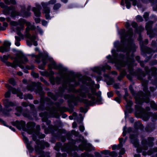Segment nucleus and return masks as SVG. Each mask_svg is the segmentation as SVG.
<instances>
[{
    "label": "nucleus",
    "mask_w": 157,
    "mask_h": 157,
    "mask_svg": "<svg viewBox=\"0 0 157 157\" xmlns=\"http://www.w3.org/2000/svg\"><path fill=\"white\" fill-rule=\"evenodd\" d=\"M8 58V57L7 56L4 55L1 57V60L5 63L7 66H11L13 67H15L17 65H18L20 68H22L23 67L21 65V64H25L28 61L26 57L22 53H20L17 56L13 63L6 61Z\"/></svg>",
    "instance_id": "f257e3e1"
},
{
    "label": "nucleus",
    "mask_w": 157,
    "mask_h": 157,
    "mask_svg": "<svg viewBox=\"0 0 157 157\" xmlns=\"http://www.w3.org/2000/svg\"><path fill=\"white\" fill-rule=\"evenodd\" d=\"M26 24L27 26L26 31L27 33L29 31L30 29H32L33 28V27L31 25L30 23L29 22H26L25 21L24 19H21L19 21V23L14 21H11L10 22V25L13 26H15L19 25L20 28H16V27H12V29H13L14 31L16 30L17 31H20L21 30H22L24 29V25L25 24Z\"/></svg>",
    "instance_id": "f03ea898"
},
{
    "label": "nucleus",
    "mask_w": 157,
    "mask_h": 157,
    "mask_svg": "<svg viewBox=\"0 0 157 157\" xmlns=\"http://www.w3.org/2000/svg\"><path fill=\"white\" fill-rule=\"evenodd\" d=\"M79 148L82 150H85L86 151H90L92 150H94V148L91 144L87 143L86 142H82L79 145Z\"/></svg>",
    "instance_id": "7ed1b4c3"
},
{
    "label": "nucleus",
    "mask_w": 157,
    "mask_h": 157,
    "mask_svg": "<svg viewBox=\"0 0 157 157\" xmlns=\"http://www.w3.org/2000/svg\"><path fill=\"white\" fill-rule=\"evenodd\" d=\"M89 92H90L92 93V94L89 93L88 94V97L90 99L91 101H89L86 103L88 105H91L94 102L95 100V98L94 96L96 94L95 90L94 89H91Z\"/></svg>",
    "instance_id": "20e7f679"
},
{
    "label": "nucleus",
    "mask_w": 157,
    "mask_h": 157,
    "mask_svg": "<svg viewBox=\"0 0 157 157\" xmlns=\"http://www.w3.org/2000/svg\"><path fill=\"white\" fill-rule=\"evenodd\" d=\"M36 143L38 147H40V148L36 146L35 147V149L36 151H38L40 150V149H42L44 148V147L43 145L47 147H48L49 146V144L47 142H40L38 140H37L36 141Z\"/></svg>",
    "instance_id": "39448f33"
},
{
    "label": "nucleus",
    "mask_w": 157,
    "mask_h": 157,
    "mask_svg": "<svg viewBox=\"0 0 157 157\" xmlns=\"http://www.w3.org/2000/svg\"><path fill=\"white\" fill-rule=\"evenodd\" d=\"M34 125L32 123L29 122L27 124V128H25V131H26L29 134H32L34 132Z\"/></svg>",
    "instance_id": "423d86ee"
},
{
    "label": "nucleus",
    "mask_w": 157,
    "mask_h": 157,
    "mask_svg": "<svg viewBox=\"0 0 157 157\" xmlns=\"http://www.w3.org/2000/svg\"><path fill=\"white\" fill-rule=\"evenodd\" d=\"M4 103L6 108L10 106H13L16 105V103H14L7 100L5 101L4 102Z\"/></svg>",
    "instance_id": "0eeeda50"
},
{
    "label": "nucleus",
    "mask_w": 157,
    "mask_h": 157,
    "mask_svg": "<svg viewBox=\"0 0 157 157\" xmlns=\"http://www.w3.org/2000/svg\"><path fill=\"white\" fill-rule=\"evenodd\" d=\"M44 12L45 14V17L47 19H49L50 18L49 13L50 9L48 7H44Z\"/></svg>",
    "instance_id": "6e6552de"
},
{
    "label": "nucleus",
    "mask_w": 157,
    "mask_h": 157,
    "mask_svg": "<svg viewBox=\"0 0 157 157\" xmlns=\"http://www.w3.org/2000/svg\"><path fill=\"white\" fill-rule=\"evenodd\" d=\"M40 9V6H38L37 8L35 7L33 8V11L34 12L35 15L36 17H39L40 15V13L39 10Z\"/></svg>",
    "instance_id": "1a4fd4ad"
},
{
    "label": "nucleus",
    "mask_w": 157,
    "mask_h": 157,
    "mask_svg": "<svg viewBox=\"0 0 157 157\" xmlns=\"http://www.w3.org/2000/svg\"><path fill=\"white\" fill-rule=\"evenodd\" d=\"M130 138L132 143L135 144V146L136 147L137 145V141L136 138V137L134 136L133 135H130Z\"/></svg>",
    "instance_id": "9d476101"
},
{
    "label": "nucleus",
    "mask_w": 157,
    "mask_h": 157,
    "mask_svg": "<svg viewBox=\"0 0 157 157\" xmlns=\"http://www.w3.org/2000/svg\"><path fill=\"white\" fill-rule=\"evenodd\" d=\"M25 36L27 38L30 39L32 41H33L37 39V36L36 35H34L31 36V35L29 33H26L25 34Z\"/></svg>",
    "instance_id": "9b49d317"
},
{
    "label": "nucleus",
    "mask_w": 157,
    "mask_h": 157,
    "mask_svg": "<svg viewBox=\"0 0 157 157\" xmlns=\"http://www.w3.org/2000/svg\"><path fill=\"white\" fill-rule=\"evenodd\" d=\"M153 23L151 21H149L146 24V29L147 30V33L148 34H149V31L151 28V24Z\"/></svg>",
    "instance_id": "f8f14e48"
},
{
    "label": "nucleus",
    "mask_w": 157,
    "mask_h": 157,
    "mask_svg": "<svg viewBox=\"0 0 157 157\" xmlns=\"http://www.w3.org/2000/svg\"><path fill=\"white\" fill-rule=\"evenodd\" d=\"M23 139L25 142L27 144V146L28 148L29 149H31L32 148L30 146V144H31V143H29L28 139L26 137H24Z\"/></svg>",
    "instance_id": "ddd939ff"
},
{
    "label": "nucleus",
    "mask_w": 157,
    "mask_h": 157,
    "mask_svg": "<svg viewBox=\"0 0 157 157\" xmlns=\"http://www.w3.org/2000/svg\"><path fill=\"white\" fill-rule=\"evenodd\" d=\"M15 38L16 40V41L15 42V44L17 46H19L20 45L19 41L21 39L19 37L17 36H15Z\"/></svg>",
    "instance_id": "4468645a"
},
{
    "label": "nucleus",
    "mask_w": 157,
    "mask_h": 157,
    "mask_svg": "<svg viewBox=\"0 0 157 157\" xmlns=\"http://www.w3.org/2000/svg\"><path fill=\"white\" fill-rule=\"evenodd\" d=\"M139 98L137 96L135 97V99L136 101V103L137 104H141L142 103V101L141 99V98Z\"/></svg>",
    "instance_id": "2eb2a0df"
},
{
    "label": "nucleus",
    "mask_w": 157,
    "mask_h": 157,
    "mask_svg": "<svg viewBox=\"0 0 157 157\" xmlns=\"http://www.w3.org/2000/svg\"><path fill=\"white\" fill-rule=\"evenodd\" d=\"M8 50L6 47L5 46H1L0 48V52H7Z\"/></svg>",
    "instance_id": "dca6fc26"
},
{
    "label": "nucleus",
    "mask_w": 157,
    "mask_h": 157,
    "mask_svg": "<svg viewBox=\"0 0 157 157\" xmlns=\"http://www.w3.org/2000/svg\"><path fill=\"white\" fill-rule=\"evenodd\" d=\"M61 6V5L59 3H57L55 4L53 7V9L54 10L58 9Z\"/></svg>",
    "instance_id": "f3484780"
},
{
    "label": "nucleus",
    "mask_w": 157,
    "mask_h": 157,
    "mask_svg": "<svg viewBox=\"0 0 157 157\" xmlns=\"http://www.w3.org/2000/svg\"><path fill=\"white\" fill-rule=\"evenodd\" d=\"M136 21L138 22H141L143 20L142 17L140 15L137 16L136 17Z\"/></svg>",
    "instance_id": "a211bd4d"
},
{
    "label": "nucleus",
    "mask_w": 157,
    "mask_h": 157,
    "mask_svg": "<svg viewBox=\"0 0 157 157\" xmlns=\"http://www.w3.org/2000/svg\"><path fill=\"white\" fill-rule=\"evenodd\" d=\"M56 0H50L47 4V5H48L49 4H53L56 3Z\"/></svg>",
    "instance_id": "6ab92c4d"
},
{
    "label": "nucleus",
    "mask_w": 157,
    "mask_h": 157,
    "mask_svg": "<svg viewBox=\"0 0 157 157\" xmlns=\"http://www.w3.org/2000/svg\"><path fill=\"white\" fill-rule=\"evenodd\" d=\"M11 43L9 41H5L4 42V45L6 47H7L9 46L10 45Z\"/></svg>",
    "instance_id": "aec40b11"
},
{
    "label": "nucleus",
    "mask_w": 157,
    "mask_h": 157,
    "mask_svg": "<svg viewBox=\"0 0 157 157\" xmlns=\"http://www.w3.org/2000/svg\"><path fill=\"white\" fill-rule=\"evenodd\" d=\"M126 3V6L128 9H129L131 6V4L130 3L128 2V0H125Z\"/></svg>",
    "instance_id": "412c9836"
},
{
    "label": "nucleus",
    "mask_w": 157,
    "mask_h": 157,
    "mask_svg": "<svg viewBox=\"0 0 157 157\" xmlns=\"http://www.w3.org/2000/svg\"><path fill=\"white\" fill-rule=\"evenodd\" d=\"M151 107L153 109H157V108H156L155 107L156 105L155 103L153 102H152L151 104Z\"/></svg>",
    "instance_id": "4be33fe9"
},
{
    "label": "nucleus",
    "mask_w": 157,
    "mask_h": 157,
    "mask_svg": "<svg viewBox=\"0 0 157 157\" xmlns=\"http://www.w3.org/2000/svg\"><path fill=\"white\" fill-rule=\"evenodd\" d=\"M9 82L11 84L14 85L15 84L14 80L13 78H10L9 80Z\"/></svg>",
    "instance_id": "5701e85b"
},
{
    "label": "nucleus",
    "mask_w": 157,
    "mask_h": 157,
    "mask_svg": "<svg viewBox=\"0 0 157 157\" xmlns=\"http://www.w3.org/2000/svg\"><path fill=\"white\" fill-rule=\"evenodd\" d=\"M32 75L35 78H37L39 76L38 74L36 73H35L34 72H33L32 73Z\"/></svg>",
    "instance_id": "b1692460"
},
{
    "label": "nucleus",
    "mask_w": 157,
    "mask_h": 157,
    "mask_svg": "<svg viewBox=\"0 0 157 157\" xmlns=\"http://www.w3.org/2000/svg\"><path fill=\"white\" fill-rule=\"evenodd\" d=\"M17 96L19 97V98L21 99L23 98L22 97V94L21 92H17Z\"/></svg>",
    "instance_id": "393cba45"
},
{
    "label": "nucleus",
    "mask_w": 157,
    "mask_h": 157,
    "mask_svg": "<svg viewBox=\"0 0 157 157\" xmlns=\"http://www.w3.org/2000/svg\"><path fill=\"white\" fill-rule=\"evenodd\" d=\"M149 15V14L147 13H144V17L147 20Z\"/></svg>",
    "instance_id": "a878e982"
},
{
    "label": "nucleus",
    "mask_w": 157,
    "mask_h": 157,
    "mask_svg": "<svg viewBox=\"0 0 157 157\" xmlns=\"http://www.w3.org/2000/svg\"><path fill=\"white\" fill-rule=\"evenodd\" d=\"M10 93L9 91L7 92L5 94L6 98H8L10 96Z\"/></svg>",
    "instance_id": "bb28decb"
},
{
    "label": "nucleus",
    "mask_w": 157,
    "mask_h": 157,
    "mask_svg": "<svg viewBox=\"0 0 157 157\" xmlns=\"http://www.w3.org/2000/svg\"><path fill=\"white\" fill-rule=\"evenodd\" d=\"M16 109L17 110V111L21 112V108L20 107H17L16 108Z\"/></svg>",
    "instance_id": "cd10ccee"
},
{
    "label": "nucleus",
    "mask_w": 157,
    "mask_h": 157,
    "mask_svg": "<svg viewBox=\"0 0 157 157\" xmlns=\"http://www.w3.org/2000/svg\"><path fill=\"white\" fill-rule=\"evenodd\" d=\"M12 90V92L13 94L17 93V90L14 88H11V90Z\"/></svg>",
    "instance_id": "c85d7f7f"
},
{
    "label": "nucleus",
    "mask_w": 157,
    "mask_h": 157,
    "mask_svg": "<svg viewBox=\"0 0 157 157\" xmlns=\"http://www.w3.org/2000/svg\"><path fill=\"white\" fill-rule=\"evenodd\" d=\"M42 24L43 25L46 26L47 24V22L45 20H43L42 21Z\"/></svg>",
    "instance_id": "c756f323"
},
{
    "label": "nucleus",
    "mask_w": 157,
    "mask_h": 157,
    "mask_svg": "<svg viewBox=\"0 0 157 157\" xmlns=\"http://www.w3.org/2000/svg\"><path fill=\"white\" fill-rule=\"evenodd\" d=\"M132 104V102L131 101H130L128 102H127V107H130V106Z\"/></svg>",
    "instance_id": "7c9ffc66"
},
{
    "label": "nucleus",
    "mask_w": 157,
    "mask_h": 157,
    "mask_svg": "<svg viewBox=\"0 0 157 157\" xmlns=\"http://www.w3.org/2000/svg\"><path fill=\"white\" fill-rule=\"evenodd\" d=\"M6 87L9 90H11V87L8 84H6L5 85Z\"/></svg>",
    "instance_id": "2f4dec72"
},
{
    "label": "nucleus",
    "mask_w": 157,
    "mask_h": 157,
    "mask_svg": "<svg viewBox=\"0 0 157 157\" xmlns=\"http://www.w3.org/2000/svg\"><path fill=\"white\" fill-rule=\"evenodd\" d=\"M107 95L109 98H111L113 96V94L111 92H109L107 93Z\"/></svg>",
    "instance_id": "473e14b6"
},
{
    "label": "nucleus",
    "mask_w": 157,
    "mask_h": 157,
    "mask_svg": "<svg viewBox=\"0 0 157 157\" xmlns=\"http://www.w3.org/2000/svg\"><path fill=\"white\" fill-rule=\"evenodd\" d=\"M37 29L39 33L42 34L43 33V32L42 29L40 28L38 26L37 27Z\"/></svg>",
    "instance_id": "72a5a7b5"
},
{
    "label": "nucleus",
    "mask_w": 157,
    "mask_h": 157,
    "mask_svg": "<svg viewBox=\"0 0 157 157\" xmlns=\"http://www.w3.org/2000/svg\"><path fill=\"white\" fill-rule=\"evenodd\" d=\"M35 21L37 23H39L40 22V19L39 18H36L35 19Z\"/></svg>",
    "instance_id": "f704fd0d"
},
{
    "label": "nucleus",
    "mask_w": 157,
    "mask_h": 157,
    "mask_svg": "<svg viewBox=\"0 0 157 157\" xmlns=\"http://www.w3.org/2000/svg\"><path fill=\"white\" fill-rule=\"evenodd\" d=\"M124 149H122L121 150L120 152V154L121 155H123L124 153Z\"/></svg>",
    "instance_id": "c9c22d12"
},
{
    "label": "nucleus",
    "mask_w": 157,
    "mask_h": 157,
    "mask_svg": "<svg viewBox=\"0 0 157 157\" xmlns=\"http://www.w3.org/2000/svg\"><path fill=\"white\" fill-rule=\"evenodd\" d=\"M79 129L81 131L83 132L84 129V128L83 126H80L79 127Z\"/></svg>",
    "instance_id": "e433bc0d"
},
{
    "label": "nucleus",
    "mask_w": 157,
    "mask_h": 157,
    "mask_svg": "<svg viewBox=\"0 0 157 157\" xmlns=\"http://www.w3.org/2000/svg\"><path fill=\"white\" fill-rule=\"evenodd\" d=\"M132 26L134 28H135L137 26V23L135 22H133L132 23Z\"/></svg>",
    "instance_id": "4c0bfd02"
},
{
    "label": "nucleus",
    "mask_w": 157,
    "mask_h": 157,
    "mask_svg": "<svg viewBox=\"0 0 157 157\" xmlns=\"http://www.w3.org/2000/svg\"><path fill=\"white\" fill-rule=\"evenodd\" d=\"M110 155H112V156H117V154H116L115 153L114 151H113V152H111L110 153Z\"/></svg>",
    "instance_id": "58836bf2"
},
{
    "label": "nucleus",
    "mask_w": 157,
    "mask_h": 157,
    "mask_svg": "<svg viewBox=\"0 0 157 157\" xmlns=\"http://www.w3.org/2000/svg\"><path fill=\"white\" fill-rule=\"evenodd\" d=\"M132 2V4L134 6H136V0H130Z\"/></svg>",
    "instance_id": "ea45409f"
},
{
    "label": "nucleus",
    "mask_w": 157,
    "mask_h": 157,
    "mask_svg": "<svg viewBox=\"0 0 157 157\" xmlns=\"http://www.w3.org/2000/svg\"><path fill=\"white\" fill-rule=\"evenodd\" d=\"M115 100L118 102H120V99L119 98H115Z\"/></svg>",
    "instance_id": "a19ab883"
},
{
    "label": "nucleus",
    "mask_w": 157,
    "mask_h": 157,
    "mask_svg": "<svg viewBox=\"0 0 157 157\" xmlns=\"http://www.w3.org/2000/svg\"><path fill=\"white\" fill-rule=\"evenodd\" d=\"M86 156H87V157H94L93 155L88 154H86Z\"/></svg>",
    "instance_id": "79ce46f5"
},
{
    "label": "nucleus",
    "mask_w": 157,
    "mask_h": 157,
    "mask_svg": "<svg viewBox=\"0 0 157 157\" xmlns=\"http://www.w3.org/2000/svg\"><path fill=\"white\" fill-rule=\"evenodd\" d=\"M28 98L31 99L33 98V96L29 94L28 95Z\"/></svg>",
    "instance_id": "37998d69"
},
{
    "label": "nucleus",
    "mask_w": 157,
    "mask_h": 157,
    "mask_svg": "<svg viewBox=\"0 0 157 157\" xmlns=\"http://www.w3.org/2000/svg\"><path fill=\"white\" fill-rule=\"evenodd\" d=\"M77 126V124L75 122L73 123L72 124V127L74 128H76Z\"/></svg>",
    "instance_id": "c03bdc74"
},
{
    "label": "nucleus",
    "mask_w": 157,
    "mask_h": 157,
    "mask_svg": "<svg viewBox=\"0 0 157 157\" xmlns=\"http://www.w3.org/2000/svg\"><path fill=\"white\" fill-rule=\"evenodd\" d=\"M119 140L120 143L121 144H122V143H123V139L122 138H120L119 139Z\"/></svg>",
    "instance_id": "a18cd8bd"
},
{
    "label": "nucleus",
    "mask_w": 157,
    "mask_h": 157,
    "mask_svg": "<svg viewBox=\"0 0 157 157\" xmlns=\"http://www.w3.org/2000/svg\"><path fill=\"white\" fill-rule=\"evenodd\" d=\"M129 89L131 92L132 93V94H133V90L131 86L129 87Z\"/></svg>",
    "instance_id": "49530a36"
},
{
    "label": "nucleus",
    "mask_w": 157,
    "mask_h": 157,
    "mask_svg": "<svg viewBox=\"0 0 157 157\" xmlns=\"http://www.w3.org/2000/svg\"><path fill=\"white\" fill-rule=\"evenodd\" d=\"M103 153L105 154H107L109 153V151H108L105 150L103 151Z\"/></svg>",
    "instance_id": "de8ad7c7"
},
{
    "label": "nucleus",
    "mask_w": 157,
    "mask_h": 157,
    "mask_svg": "<svg viewBox=\"0 0 157 157\" xmlns=\"http://www.w3.org/2000/svg\"><path fill=\"white\" fill-rule=\"evenodd\" d=\"M10 2L12 4H14L16 3V2L14 0H11Z\"/></svg>",
    "instance_id": "09e8293b"
},
{
    "label": "nucleus",
    "mask_w": 157,
    "mask_h": 157,
    "mask_svg": "<svg viewBox=\"0 0 157 157\" xmlns=\"http://www.w3.org/2000/svg\"><path fill=\"white\" fill-rule=\"evenodd\" d=\"M30 13L28 12L27 13H25V16H30Z\"/></svg>",
    "instance_id": "8fccbe9b"
},
{
    "label": "nucleus",
    "mask_w": 157,
    "mask_h": 157,
    "mask_svg": "<svg viewBox=\"0 0 157 157\" xmlns=\"http://www.w3.org/2000/svg\"><path fill=\"white\" fill-rule=\"evenodd\" d=\"M61 1L64 3H66L68 2V0H61Z\"/></svg>",
    "instance_id": "3c124183"
},
{
    "label": "nucleus",
    "mask_w": 157,
    "mask_h": 157,
    "mask_svg": "<svg viewBox=\"0 0 157 157\" xmlns=\"http://www.w3.org/2000/svg\"><path fill=\"white\" fill-rule=\"evenodd\" d=\"M153 9L154 11H156L157 10V5L156 6H154L153 7Z\"/></svg>",
    "instance_id": "603ef678"
},
{
    "label": "nucleus",
    "mask_w": 157,
    "mask_h": 157,
    "mask_svg": "<svg viewBox=\"0 0 157 157\" xmlns=\"http://www.w3.org/2000/svg\"><path fill=\"white\" fill-rule=\"evenodd\" d=\"M22 105L24 106H26L27 105V104L26 102H23Z\"/></svg>",
    "instance_id": "864d4df0"
},
{
    "label": "nucleus",
    "mask_w": 157,
    "mask_h": 157,
    "mask_svg": "<svg viewBox=\"0 0 157 157\" xmlns=\"http://www.w3.org/2000/svg\"><path fill=\"white\" fill-rule=\"evenodd\" d=\"M128 96V94L127 93H125V95L124 96V98L125 99V100L127 101V99H126V97H127Z\"/></svg>",
    "instance_id": "5fc2aeb1"
},
{
    "label": "nucleus",
    "mask_w": 157,
    "mask_h": 157,
    "mask_svg": "<svg viewBox=\"0 0 157 157\" xmlns=\"http://www.w3.org/2000/svg\"><path fill=\"white\" fill-rule=\"evenodd\" d=\"M3 25L4 26L6 27L7 26L8 24L4 22L3 23Z\"/></svg>",
    "instance_id": "6e6d98bb"
},
{
    "label": "nucleus",
    "mask_w": 157,
    "mask_h": 157,
    "mask_svg": "<svg viewBox=\"0 0 157 157\" xmlns=\"http://www.w3.org/2000/svg\"><path fill=\"white\" fill-rule=\"evenodd\" d=\"M17 74L19 76H21L22 75V73L20 71L18 72Z\"/></svg>",
    "instance_id": "4d7b16f0"
},
{
    "label": "nucleus",
    "mask_w": 157,
    "mask_h": 157,
    "mask_svg": "<svg viewBox=\"0 0 157 157\" xmlns=\"http://www.w3.org/2000/svg\"><path fill=\"white\" fill-rule=\"evenodd\" d=\"M9 128H10L11 130H12L13 131H14V132L15 131V130L14 128L12 127L11 126H10Z\"/></svg>",
    "instance_id": "13d9d810"
},
{
    "label": "nucleus",
    "mask_w": 157,
    "mask_h": 157,
    "mask_svg": "<svg viewBox=\"0 0 157 157\" xmlns=\"http://www.w3.org/2000/svg\"><path fill=\"white\" fill-rule=\"evenodd\" d=\"M33 41V44L34 45H35V46H36L37 45V43L36 42Z\"/></svg>",
    "instance_id": "bf43d9fd"
},
{
    "label": "nucleus",
    "mask_w": 157,
    "mask_h": 157,
    "mask_svg": "<svg viewBox=\"0 0 157 157\" xmlns=\"http://www.w3.org/2000/svg\"><path fill=\"white\" fill-rule=\"evenodd\" d=\"M0 6L1 7L3 8L4 7V4L2 2L0 3Z\"/></svg>",
    "instance_id": "052dcab7"
},
{
    "label": "nucleus",
    "mask_w": 157,
    "mask_h": 157,
    "mask_svg": "<svg viewBox=\"0 0 157 157\" xmlns=\"http://www.w3.org/2000/svg\"><path fill=\"white\" fill-rule=\"evenodd\" d=\"M148 140L149 141H153L154 140V139L152 137H150L148 138Z\"/></svg>",
    "instance_id": "680f3d73"
},
{
    "label": "nucleus",
    "mask_w": 157,
    "mask_h": 157,
    "mask_svg": "<svg viewBox=\"0 0 157 157\" xmlns=\"http://www.w3.org/2000/svg\"><path fill=\"white\" fill-rule=\"evenodd\" d=\"M7 109H6V110H5L4 112V113L6 115H8V113H7Z\"/></svg>",
    "instance_id": "e2e57ef3"
},
{
    "label": "nucleus",
    "mask_w": 157,
    "mask_h": 157,
    "mask_svg": "<svg viewBox=\"0 0 157 157\" xmlns=\"http://www.w3.org/2000/svg\"><path fill=\"white\" fill-rule=\"evenodd\" d=\"M132 31L131 29H130L129 32V35H131L132 34Z\"/></svg>",
    "instance_id": "0e129e2a"
},
{
    "label": "nucleus",
    "mask_w": 157,
    "mask_h": 157,
    "mask_svg": "<svg viewBox=\"0 0 157 157\" xmlns=\"http://www.w3.org/2000/svg\"><path fill=\"white\" fill-rule=\"evenodd\" d=\"M0 122H2V123H3V124H4V125H5V123L4 122V121H3L1 119H0Z\"/></svg>",
    "instance_id": "69168bd1"
},
{
    "label": "nucleus",
    "mask_w": 157,
    "mask_h": 157,
    "mask_svg": "<svg viewBox=\"0 0 157 157\" xmlns=\"http://www.w3.org/2000/svg\"><path fill=\"white\" fill-rule=\"evenodd\" d=\"M140 31H143V30H144V28H143L142 27V26H140Z\"/></svg>",
    "instance_id": "338daca9"
},
{
    "label": "nucleus",
    "mask_w": 157,
    "mask_h": 157,
    "mask_svg": "<svg viewBox=\"0 0 157 157\" xmlns=\"http://www.w3.org/2000/svg\"><path fill=\"white\" fill-rule=\"evenodd\" d=\"M43 64L44 65H45L46 63V62H45V60L44 59H43Z\"/></svg>",
    "instance_id": "774afa93"
}]
</instances>
